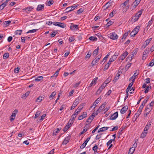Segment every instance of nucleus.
Listing matches in <instances>:
<instances>
[{
    "instance_id": "60",
    "label": "nucleus",
    "mask_w": 154,
    "mask_h": 154,
    "mask_svg": "<svg viewBox=\"0 0 154 154\" xmlns=\"http://www.w3.org/2000/svg\"><path fill=\"white\" fill-rule=\"evenodd\" d=\"M129 0H126L124 3H122V5H125V6H126L129 3Z\"/></svg>"
},
{
    "instance_id": "54",
    "label": "nucleus",
    "mask_w": 154,
    "mask_h": 154,
    "mask_svg": "<svg viewBox=\"0 0 154 154\" xmlns=\"http://www.w3.org/2000/svg\"><path fill=\"white\" fill-rule=\"evenodd\" d=\"M130 32V31H129L128 32H126L125 34L123 36V37L122 38V39H123V38H125L128 35V33H129Z\"/></svg>"
},
{
    "instance_id": "51",
    "label": "nucleus",
    "mask_w": 154,
    "mask_h": 154,
    "mask_svg": "<svg viewBox=\"0 0 154 154\" xmlns=\"http://www.w3.org/2000/svg\"><path fill=\"white\" fill-rule=\"evenodd\" d=\"M9 56V54L8 53H5L3 55V58L5 59H6L8 58Z\"/></svg>"
},
{
    "instance_id": "48",
    "label": "nucleus",
    "mask_w": 154,
    "mask_h": 154,
    "mask_svg": "<svg viewBox=\"0 0 154 154\" xmlns=\"http://www.w3.org/2000/svg\"><path fill=\"white\" fill-rule=\"evenodd\" d=\"M97 148L98 146L96 144L92 148V149L95 152H97Z\"/></svg>"
},
{
    "instance_id": "63",
    "label": "nucleus",
    "mask_w": 154,
    "mask_h": 154,
    "mask_svg": "<svg viewBox=\"0 0 154 154\" xmlns=\"http://www.w3.org/2000/svg\"><path fill=\"white\" fill-rule=\"evenodd\" d=\"M101 99V98L100 97H99L95 100L94 102L97 104L99 103Z\"/></svg>"
},
{
    "instance_id": "52",
    "label": "nucleus",
    "mask_w": 154,
    "mask_h": 154,
    "mask_svg": "<svg viewBox=\"0 0 154 154\" xmlns=\"http://www.w3.org/2000/svg\"><path fill=\"white\" fill-rule=\"evenodd\" d=\"M68 126H69V125H67L65 126V127L64 128H63V131L64 132H65L66 131H67L69 129V127H68Z\"/></svg>"
},
{
    "instance_id": "53",
    "label": "nucleus",
    "mask_w": 154,
    "mask_h": 154,
    "mask_svg": "<svg viewBox=\"0 0 154 154\" xmlns=\"http://www.w3.org/2000/svg\"><path fill=\"white\" fill-rule=\"evenodd\" d=\"M139 18V17H138L135 15L132 18V19L133 20V21H134V22H136L138 20Z\"/></svg>"
},
{
    "instance_id": "26",
    "label": "nucleus",
    "mask_w": 154,
    "mask_h": 154,
    "mask_svg": "<svg viewBox=\"0 0 154 154\" xmlns=\"http://www.w3.org/2000/svg\"><path fill=\"white\" fill-rule=\"evenodd\" d=\"M147 133V131L143 130V131L141 134L140 137L142 138H144L146 136Z\"/></svg>"
},
{
    "instance_id": "20",
    "label": "nucleus",
    "mask_w": 154,
    "mask_h": 154,
    "mask_svg": "<svg viewBox=\"0 0 154 154\" xmlns=\"http://www.w3.org/2000/svg\"><path fill=\"white\" fill-rule=\"evenodd\" d=\"M109 127H104L99 128L98 131V132H103L104 131L108 129Z\"/></svg>"
},
{
    "instance_id": "62",
    "label": "nucleus",
    "mask_w": 154,
    "mask_h": 154,
    "mask_svg": "<svg viewBox=\"0 0 154 154\" xmlns=\"http://www.w3.org/2000/svg\"><path fill=\"white\" fill-rule=\"evenodd\" d=\"M80 83H81V82H78L75 84L73 85V87L75 88L77 87H78L79 85L80 84Z\"/></svg>"
},
{
    "instance_id": "43",
    "label": "nucleus",
    "mask_w": 154,
    "mask_h": 154,
    "mask_svg": "<svg viewBox=\"0 0 154 154\" xmlns=\"http://www.w3.org/2000/svg\"><path fill=\"white\" fill-rule=\"evenodd\" d=\"M116 10H114L113 11L110 13L109 14V16L112 17L113 16V14H116Z\"/></svg>"
},
{
    "instance_id": "59",
    "label": "nucleus",
    "mask_w": 154,
    "mask_h": 154,
    "mask_svg": "<svg viewBox=\"0 0 154 154\" xmlns=\"http://www.w3.org/2000/svg\"><path fill=\"white\" fill-rule=\"evenodd\" d=\"M46 116V114H43L41 116V118L40 119H39V120L40 121H42L43 120V119H44V118Z\"/></svg>"
},
{
    "instance_id": "31",
    "label": "nucleus",
    "mask_w": 154,
    "mask_h": 154,
    "mask_svg": "<svg viewBox=\"0 0 154 154\" xmlns=\"http://www.w3.org/2000/svg\"><path fill=\"white\" fill-rule=\"evenodd\" d=\"M43 77L42 76H38L35 79V81H39L43 79Z\"/></svg>"
},
{
    "instance_id": "22",
    "label": "nucleus",
    "mask_w": 154,
    "mask_h": 154,
    "mask_svg": "<svg viewBox=\"0 0 154 154\" xmlns=\"http://www.w3.org/2000/svg\"><path fill=\"white\" fill-rule=\"evenodd\" d=\"M98 79V77H96L93 80V81H92L91 83L90 84V87L91 86H92L93 85H95L96 84V82L97 80Z\"/></svg>"
},
{
    "instance_id": "15",
    "label": "nucleus",
    "mask_w": 154,
    "mask_h": 154,
    "mask_svg": "<svg viewBox=\"0 0 154 154\" xmlns=\"http://www.w3.org/2000/svg\"><path fill=\"white\" fill-rule=\"evenodd\" d=\"M79 112L76 110L74 113L71 116V119H72L73 120H74L76 118V116L79 114Z\"/></svg>"
},
{
    "instance_id": "16",
    "label": "nucleus",
    "mask_w": 154,
    "mask_h": 154,
    "mask_svg": "<svg viewBox=\"0 0 154 154\" xmlns=\"http://www.w3.org/2000/svg\"><path fill=\"white\" fill-rule=\"evenodd\" d=\"M94 113H93L91 116L89 117L87 120L86 121V122H89V120H91V121L90 122V123L92 122L95 116V115H94Z\"/></svg>"
},
{
    "instance_id": "36",
    "label": "nucleus",
    "mask_w": 154,
    "mask_h": 154,
    "mask_svg": "<svg viewBox=\"0 0 154 154\" xmlns=\"http://www.w3.org/2000/svg\"><path fill=\"white\" fill-rule=\"evenodd\" d=\"M120 76V75L117 73L116 75V76L114 78L113 81L114 82H116V81L119 79V76Z\"/></svg>"
},
{
    "instance_id": "61",
    "label": "nucleus",
    "mask_w": 154,
    "mask_h": 154,
    "mask_svg": "<svg viewBox=\"0 0 154 154\" xmlns=\"http://www.w3.org/2000/svg\"><path fill=\"white\" fill-rule=\"evenodd\" d=\"M118 129V126H116L114 127L110 131H112L115 130H116Z\"/></svg>"
},
{
    "instance_id": "38",
    "label": "nucleus",
    "mask_w": 154,
    "mask_h": 154,
    "mask_svg": "<svg viewBox=\"0 0 154 154\" xmlns=\"http://www.w3.org/2000/svg\"><path fill=\"white\" fill-rule=\"evenodd\" d=\"M143 11V10H141L140 11H139L136 14L135 16L138 17H139L141 15L142 12Z\"/></svg>"
},
{
    "instance_id": "6",
    "label": "nucleus",
    "mask_w": 154,
    "mask_h": 154,
    "mask_svg": "<svg viewBox=\"0 0 154 154\" xmlns=\"http://www.w3.org/2000/svg\"><path fill=\"white\" fill-rule=\"evenodd\" d=\"M78 25L72 23L70 26V29L72 30H76L78 29Z\"/></svg>"
},
{
    "instance_id": "41",
    "label": "nucleus",
    "mask_w": 154,
    "mask_h": 154,
    "mask_svg": "<svg viewBox=\"0 0 154 154\" xmlns=\"http://www.w3.org/2000/svg\"><path fill=\"white\" fill-rule=\"evenodd\" d=\"M38 30V29H33L32 30H29L26 33H33L37 31Z\"/></svg>"
},
{
    "instance_id": "25",
    "label": "nucleus",
    "mask_w": 154,
    "mask_h": 154,
    "mask_svg": "<svg viewBox=\"0 0 154 154\" xmlns=\"http://www.w3.org/2000/svg\"><path fill=\"white\" fill-rule=\"evenodd\" d=\"M61 129V128H58L56 129L53 132V134L54 135H57V133L59 132L60 131Z\"/></svg>"
},
{
    "instance_id": "35",
    "label": "nucleus",
    "mask_w": 154,
    "mask_h": 154,
    "mask_svg": "<svg viewBox=\"0 0 154 154\" xmlns=\"http://www.w3.org/2000/svg\"><path fill=\"white\" fill-rule=\"evenodd\" d=\"M58 26L62 28H64L66 26L64 23L59 22Z\"/></svg>"
},
{
    "instance_id": "2",
    "label": "nucleus",
    "mask_w": 154,
    "mask_h": 154,
    "mask_svg": "<svg viewBox=\"0 0 154 154\" xmlns=\"http://www.w3.org/2000/svg\"><path fill=\"white\" fill-rule=\"evenodd\" d=\"M80 100V98L79 97H78L75 100L74 103L71 106V110L73 109L76 107L77 105L79 103Z\"/></svg>"
},
{
    "instance_id": "17",
    "label": "nucleus",
    "mask_w": 154,
    "mask_h": 154,
    "mask_svg": "<svg viewBox=\"0 0 154 154\" xmlns=\"http://www.w3.org/2000/svg\"><path fill=\"white\" fill-rule=\"evenodd\" d=\"M114 140H112L111 139L109 140V141L108 142L106 143V145L107 146H109L110 145L109 147L108 148V149H109L112 146V144H111L112 143V141H114Z\"/></svg>"
},
{
    "instance_id": "23",
    "label": "nucleus",
    "mask_w": 154,
    "mask_h": 154,
    "mask_svg": "<svg viewBox=\"0 0 154 154\" xmlns=\"http://www.w3.org/2000/svg\"><path fill=\"white\" fill-rule=\"evenodd\" d=\"M106 105V102L103 103L102 105L100 106L99 108L98 109V110H99L100 111L103 110L105 108Z\"/></svg>"
},
{
    "instance_id": "5",
    "label": "nucleus",
    "mask_w": 154,
    "mask_h": 154,
    "mask_svg": "<svg viewBox=\"0 0 154 154\" xmlns=\"http://www.w3.org/2000/svg\"><path fill=\"white\" fill-rule=\"evenodd\" d=\"M34 9V8L32 6H29L26 8H23L22 9L23 11H25L27 13H29L32 11Z\"/></svg>"
},
{
    "instance_id": "37",
    "label": "nucleus",
    "mask_w": 154,
    "mask_h": 154,
    "mask_svg": "<svg viewBox=\"0 0 154 154\" xmlns=\"http://www.w3.org/2000/svg\"><path fill=\"white\" fill-rule=\"evenodd\" d=\"M18 112V110L17 109H15L13 112L12 114L11 115V116L12 117H15L17 113Z\"/></svg>"
},
{
    "instance_id": "58",
    "label": "nucleus",
    "mask_w": 154,
    "mask_h": 154,
    "mask_svg": "<svg viewBox=\"0 0 154 154\" xmlns=\"http://www.w3.org/2000/svg\"><path fill=\"white\" fill-rule=\"evenodd\" d=\"M90 127V123L88 124H86L84 127V129L86 130L87 131L89 128Z\"/></svg>"
},
{
    "instance_id": "47",
    "label": "nucleus",
    "mask_w": 154,
    "mask_h": 154,
    "mask_svg": "<svg viewBox=\"0 0 154 154\" xmlns=\"http://www.w3.org/2000/svg\"><path fill=\"white\" fill-rule=\"evenodd\" d=\"M154 65V59H152L149 63V65H148V66H153Z\"/></svg>"
},
{
    "instance_id": "39",
    "label": "nucleus",
    "mask_w": 154,
    "mask_h": 154,
    "mask_svg": "<svg viewBox=\"0 0 154 154\" xmlns=\"http://www.w3.org/2000/svg\"><path fill=\"white\" fill-rule=\"evenodd\" d=\"M43 99V97L42 96H39L37 98V99L36 101V102H41L42 100Z\"/></svg>"
},
{
    "instance_id": "14",
    "label": "nucleus",
    "mask_w": 154,
    "mask_h": 154,
    "mask_svg": "<svg viewBox=\"0 0 154 154\" xmlns=\"http://www.w3.org/2000/svg\"><path fill=\"white\" fill-rule=\"evenodd\" d=\"M128 53L127 51L125 52L121 56L120 58L122 60H124L128 55Z\"/></svg>"
},
{
    "instance_id": "11",
    "label": "nucleus",
    "mask_w": 154,
    "mask_h": 154,
    "mask_svg": "<svg viewBox=\"0 0 154 154\" xmlns=\"http://www.w3.org/2000/svg\"><path fill=\"white\" fill-rule=\"evenodd\" d=\"M128 109V107L127 106H125L122 108L120 112L121 114H124L127 111Z\"/></svg>"
},
{
    "instance_id": "27",
    "label": "nucleus",
    "mask_w": 154,
    "mask_h": 154,
    "mask_svg": "<svg viewBox=\"0 0 154 154\" xmlns=\"http://www.w3.org/2000/svg\"><path fill=\"white\" fill-rule=\"evenodd\" d=\"M30 91H28L25 94H23L22 96V98L25 99L30 94Z\"/></svg>"
},
{
    "instance_id": "13",
    "label": "nucleus",
    "mask_w": 154,
    "mask_h": 154,
    "mask_svg": "<svg viewBox=\"0 0 154 154\" xmlns=\"http://www.w3.org/2000/svg\"><path fill=\"white\" fill-rule=\"evenodd\" d=\"M70 139L69 137H66L64 139V140L63 141L62 144V145H66V144L69 142V141Z\"/></svg>"
},
{
    "instance_id": "1",
    "label": "nucleus",
    "mask_w": 154,
    "mask_h": 154,
    "mask_svg": "<svg viewBox=\"0 0 154 154\" xmlns=\"http://www.w3.org/2000/svg\"><path fill=\"white\" fill-rule=\"evenodd\" d=\"M140 27L137 26L131 32L130 34V36L131 37H134L139 31Z\"/></svg>"
},
{
    "instance_id": "18",
    "label": "nucleus",
    "mask_w": 154,
    "mask_h": 154,
    "mask_svg": "<svg viewBox=\"0 0 154 154\" xmlns=\"http://www.w3.org/2000/svg\"><path fill=\"white\" fill-rule=\"evenodd\" d=\"M99 49V47H98L97 49L94 51L93 53V56L94 57H95L97 55Z\"/></svg>"
},
{
    "instance_id": "4",
    "label": "nucleus",
    "mask_w": 154,
    "mask_h": 154,
    "mask_svg": "<svg viewBox=\"0 0 154 154\" xmlns=\"http://www.w3.org/2000/svg\"><path fill=\"white\" fill-rule=\"evenodd\" d=\"M77 6H78V5H77L69 7L67 8L65 10L66 11L65 13H68L73 10L75 8L77 7Z\"/></svg>"
},
{
    "instance_id": "9",
    "label": "nucleus",
    "mask_w": 154,
    "mask_h": 154,
    "mask_svg": "<svg viewBox=\"0 0 154 154\" xmlns=\"http://www.w3.org/2000/svg\"><path fill=\"white\" fill-rule=\"evenodd\" d=\"M138 50V48H136L132 52V55H129L128 56V58H130H130H131V60L133 58L132 57L134 56V55H135L137 54Z\"/></svg>"
},
{
    "instance_id": "45",
    "label": "nucleus",
    "mask_w": 154,
    "mask_h": 154,
    "mask_svg": "<svg viewBox=\"0 0 154 154\" xmlns=\"http://www.w3.org/2000/svg\"><path fill=\"white\" fill-rule=\"evenodd\" d=\"M56 92L55 91L53 92L49 96V98H51L52 99L53 98V97L56 94Z\"/></svg>"
},
{
    "instance_id": "56",
    "label": "nucleus",
    "mask_w": 154,
    "mask_h": 154,
    "mask_svg": "<svg viewBox=\"0 0 154 154\" xmlns=\"http://www.w3.org/2000/svg\"><path fill=\"white\" fill-rule=\"evenodd\" d=\"M54 3V1L53 0H50L48 2V5L49 6H50L53 3Z\"/></svg>"
},
{
    "instance_id": "32",
    "label": "nucleus",
    "mask_w": 154,
    "mask_h": 154,
    "mask_svg": "<svg viewBox=\"0 0 154 154\" xmlns=\"http://www.w3.org/2000/svg\"><path fill=\"white\" fill-rule=\"evenodd\" d=\"M89 39L92 41H97V38L96 37L91 36L89 38Z\"/></svg>"
},
{
    "instance_id": "12",
    "label": "nucleus",
    "mask_w": 154,
    "mask_h": 154,
    "mask_svg": "<svg viewBox=\"0 0 154 154\" xmlns=\"http://www.w3.org/2000/svg\"><path fill=\"white\" fill-rule=\"evenodd\" d=\"M140 1L139 0H135L133 3L132 6L133 8H135L139 3Z\"/></svg>"
},
{
    "instance_id": "30",
    "label": "nucleus",
    "mask_w": 154,
    "mask_h": 154,
    "mask_svg": "<svg viewBox=\"0 0 154 154\" xmlns=\"http://www.w3.org/2000/svg\"><path fill=\"white\" fill-rule=\"evenodd\" d=\"M74 121V120H73L72 119H70L69 120L68 123L67 124V125H69L68 127H69V128L70 127V126H71L73 124Z\"/></svg>"
},
{
    "instance_id": "33",
    "label": "nucleus",
    "mask_w": 154,
    "mask_h": 154,
    "mask_svg": "<svg viewBox=\"0 0 154 154\" xmlns=\"http://www.w3.org/2000/svg\"><path fill=\"white\" fill-rule=\"evenodd\" d=\"M84 105L83 104H81L76 110L80 112L83 108Z\"/></svg>"
},
{
    "instance_id": "19",
    "label": "nucleus",
    "mask_w": 154,
    "mask_h": 154,
    "mask_svg": "<svg viewBox=\"0 0 154 154\" xmlns=\"http://www.w3.org/2000/svg\"><path fill=\"white\" fill-rule=\"evenodd\" d=\"M42 113V111L40 110H38L37 111V112H36L34 118L35 119H36L39 117V116L41 115V113Z\"/></svg>"
},
{
    "instance_id": "7",
    "label": "nucleus",
    "mask_w": 154,
    "mask_h": 154,
    "mask_svg": "<svg viewBox=\"0 0 154 154\" xmlns=\"http://www.w3.org/2000/svg\"><path fill=\"white\" fill-rule=\"evenodd\" d=\"M44 5H38L36 10L38 11H43L44 10Z\"/></svg>"
},
{
    "instance_id": "24",
    "label": "nucleus",
    "mask_w": 154,
    "mask_h": 154,
    "mask_svg": "<svg viewBox=\"0 0 154 154\" xmlns=\"http://www.w3.org/2000/svg\"><path fill=\"white\" fill-rule=\"evenodd\" d=\"M99 60L97 57L94 60H93L91 63V64H92V66H94L95 64L98 62Z\"/></svg>"
},
{
    "instance_id": "57",
    "label": "nucleus",
    "mask_w": 154,
    "mask_h": 154,
    "mask_svg": "<svg viewBox=\"0 0 154 154\" xmlns=\"http://www.w3.org/2000/svg\"><path fill=\"white\" fill-rule=\"evenodd\" d=\"M134 79L132 80V82L130 83L128 85V88L131 87L132 85H133L134 82Z\"/></svg>"
},
{
    "instance_id": "49",
    "label": "nucleus",
    "mask_w": 154,
    "mask_h": 154,
    "mask_svg": "<svg viewBox=\"0 0 154 154\" xmlns=\"http://www.w3.org/2000/svg\"><path fill=\"white\" fill-rule=\"evenodd\" d=\"M22 31L21 30H18L15 31V34L20 35L21 34Z\"/></svg>"
},
{
    "instance_id": "21",
    "label": "nucleus",
    "mask_w": 154,
    "mask_h": 154,
    "mask_svg": "<svg viewBox=\"0 0 154 154\" xmlns=\"http://www.w3.org/2000/svg\"><path fill=\"white\" fill-rule=\"evenodd\" d=\"M149 48H146L144 51V52L143 53V55H144V57H145V59H146V57H147V54H148V53L149 52Z\"/></svg>"
},
{
    "instance_id": "28",
    "label": "nucleus",
    "mask_w": 154,
    "mask_h": 154,
    "mask_svg": "<svg viewBox=\"0 0 154 154\" xmlns=\"http://www.w3.org/2000/svg\"><path fill=\"white\" fill-rule=\"evenodd\" d=\"M135 150V148H134L133 147L130 148L129 149L128 154H132L134 153Z\"/></svg>"
},
{
    "instance_id": "64",
    "label": "nucleus",
    "mask_w": 154,
    "mask_h": 154,
    "mask_svg": "<svg viewBox=\"0 0 154 154\" xmlns=\"http://www.w3.org/2000/svg\"><path fill=\"white\" fill-rule=\"evenodd\" d=\"M11 22V21H5L4 24L6 26H8Z\"/></svg>"
},
{
    "instance_id": "50",
    "label": "nucleus",
    "mask_w": 154,
    "mask_h": 154,
    "mask_svg": "<svg viewBox=\"0 0 154 154\" xmlns=\"http://www.w3.org/2000/svg\"><path fill=\"white\" fill-rule=\"evenodd\" d=\"M5 3H3L0 5V10H2L6 6Z\"/></svg>"
},
{
    "instance_id": "3",
    "label": "nucleus",
    "mask_w": 154,
    "mask_h": 154,
    "mask_svg": "<svg viewBox=\"0 0 154 154\" xmlns=\"http://www.w3.org/2000/svg\"><path fill=\"white\" fill-rule=\"evenodd\" d=\"M109 37L112 40L117 39L118 38V35L116 34L115 32L110 33L109 34Z\"/></svg>"
},
{
    "instance_id": "34",
    "label": "nucleus",
    "mask_w": 154,
    "mask_h": 154,
    "mask_svg": "<svg viewBox=\"0 0 154 154\" xmlns=\"http://www.w3.org/2000/svg\"><path fill=\"white\" fill-rule=\"evenodd\" d=\"M114 20H111L109 21V22H108L106 24V25L107 26H109L111 25H112L114 23Z\"/></svg>"
},
{
    "instance_id": "42",
    "label": "nucleus",
    "mask_w": 154,
    "mask_h": 154,
    "mask_svg": "<svg viewBox=\"0 0 154 154\" xmlns=\"http://www.w3.org/2000/svg\"><path fill=\"white\" fill-rule=\"evenodd\" d=\"M151 88V85L148 86L146 88V89L145 91V93H147L148 92L149 90Z\"/></svg>"
},
{
    "instance_id": "10",
    "label": "nucleus",
    "mask_w": 154,
    "mask_h": 154,
    "mask_svg": "<svg viewBox=\"0 0 154 154\" xmlns=\"http://www.w3.org/2000/svg\"><path fill=\"white\" fill-rule=\"evenodd\" d=\"M87 116V113L85 112H84L82 113V114L78 118L79 120L82 119L86 117Z\"/></svg>"
},
{
    "instance_id": "55",
    "label": "nucleus",
    "mask_w": 154,
    "mask_h": 154,
    "mask_svg": "<svg viewBox=\"0 0 154 154\" xmlns=\"http://www.w3.org/2000/svg\"><path fill=\"white\" fill-rule=\"evenodd\" d=\"M87 143H85V142H84V143L81 145L80 147V148L82 149L84 148L85 147L86 145H87Z\"/></svg>"
},
{
    "instance_id": "40",
    "label": "nucleus",
    "mask_w": 154,
    "mask_h": 154,
    "mask_svg": "<svg viewBox=\"0 0 154 154\" xmlns=\"http://www.w3.org/2000/svg\"><path fill=\"white\" fill-rule=\"evenodd\" d=\"M91 52H90V51H88V53L86 55L85 57V58L88 59L91 56Z\"/></svg>"
},
{
    "instance_id": "8",
    "label": "nucleus",
    "mask_w": 154,
    "mask_h": 154,
    "mask_svg": "<svg viewBox=\"0 0 154 154\" xmlns=\"http://www.w3.org/2000/svg\"><path fill=\"white\" fill-rule=\"evenodd\" d=\"M118 114L117 112H115L110 117V119L112 120H115L118 117Z\"/></svg>"
},
{
    "instance_id": "44",
    "label": "nucleus",
    "mask_w": 154,
    "mask_h": 154,
    "mask_svg": "<svg viewBox=\"0 0 154 154\" xmlns=\"http://www.w3.org/2000/svg\"><path fill=\"white\" fill-rule=\"evenodd\" d=\"M112 78L111 77H109L104 82V83H105V85H106L111 80V79Z\"/></svg>"
},
{
    "instance_id": "29",
    "label": "nucleus",
    "mask_w": 154,
    "mask_h": 154,
    "mask_svg": "<svg viewBox=\"0 0 154 154\" xmlns=\"http://www.w3.org/2000/svg\"><path fill=\"white\" fill-rule=\"evenodd\" d=\"M117 54H115L112 56V57H111L109 60H111L113 62L116 59L117 57Z\"/></svg>"
},
{
    "instance_id": "46",
    "label": "nucleus",
    "mask_w": 154,
    "mask_h": 154,
    "mask_svg": "<svg viewBox=\"0 0 154 154\" xmlns=\"http://www.w3.org/2000/svg\"><path fill=\"white\" fill-rule=\"evenodd\" d=\"M60 69L58 70H57V71L56 72L54 73V75H53V76H52L51 77V78H52V77H54V76H55V77H56L57 76V75H58V74H59V71Z\"/></svg>"
}]
</instances>
